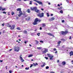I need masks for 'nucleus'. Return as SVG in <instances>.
Instances as JSON below:
<instances>
[{"label": "nucleus", "instance_id": "1", "mask_svg": "<svg viewBox=\"0 0 73 73\" xmlns=\"http://www.w3.org/2000/svg\"><path fill=\"white\" fill-rule=\"evenodd\" d=\"M41 20L39 19L38 18H36L34 21V22H33V25H37V22H40Z\"/></svg>", "mask_w": 73, "mask_h": 73}, {"label": "nucleus", "instance_id": "2", "mask_svg": "<svg viewBox=\"0 0 73 73\" xmlns=\"http://www.w3.org/2000/svg\"><path fill=\"white\" fill-rule=\"evenodd\" d=\"M20 50V47H19L18 46H15L14 48V51L16 52H19Z\"/></svg>", "mask_w": 73, "mask_h": 73}, {"label": "nucleus", "instance_id": "3", "mask_svg": "<svg viewBox=\"0 0 73 73\" xmlns=\"http://www.w3.org/2000/svg\"><path fill=\"white\" fill-rule=\"evenodd\" d=\"M69 32L68 31H61L60 32V35H66L67 33H68Z\"/></svg>", "mask_w": 73, "mask_h": 73}, {"label": "nucleus", "instance_id": "4", "mask_svg": "<svg viewBox=\"0 0 73 73\" xmlns=\"http://www.w3.org/2000/svg\"><path fill=\"white\" fill-rule=\"evenodd\" d=\"M37 16L39 17L40 18H41V17H44V13H42L41 14V13H39L37 14Z\"/></svg>", "mask_w": 73, "mask_h": 73}, {"label": "nucleus", "instance_id": "5", "mask_svg": "<svg viewBox=\"0 0 73 73\" xmlns=\"http://www.w3.org/2000/svg\"><path fill=\"white\" fill-rule=\"evenodd\" d=\"M47 56H48V57L50 58V60H53V56L52 55L50 54H47Z\"/></svg>", "mask_w": 73, "mask_h": 73}, {"label": "nucleus", "instance_id": "6", "mask_svg": "<svg viewBox=\"0 0 73 73\" xmlns=\"http://www.w3.org/2000/svg\"><path fill=\"white\" fill-rule=\"evenodd\" d=\"M34 1H36L37 3L39 4L40 5H41V6H43V5L42 4V3L41 2V1H37L36 0H33Z\"/></svg>", "mask_w": 73, "mask_h": 73}, {"label": "nucleus", "instance_id": "7", "mask_svg": "<svg viewBox=\"0 0 73 73\" xmlns=\"http://www.w3.org/2000/svg\"><path fill=\"white\" fill-rule=\"evenodd\" d=\"M31 11H36L37 10V7H31Z\"/></svg>", "mask_w": 73, "mask_h": 73}, {"label": "nucleus", "instance_id": "8", "mask_svg": "<svg viewBox=\"0 0 73 73\" xmlns=\"http://www.w3.org/2000/svg\"><path fill=\"white\" fill-rule=\"evenodd\" d=\"M22 56V55H20V58L22 62H23L24 61V60H23V58L21 57Z\"/></svg>", "mask_w": 73, "mask_h": 73}, {"label": "nucleus", "instance_id": "9", "mask_svg": "<svg viewBox=\"0 0 73 73\" xmlns=\"http://www.w3.org/2000/svg\"><path fill=\"white\" fill-rule=\"evenodd\" d=\"M45 50L43 52V53H45L46 52L48 51V49L46 48H44Z\"/></svg>", "mask_w": 73, "mask_h": 73}, {"label": "nucleus", "instance_id": "10", "mask_svg": "<svg viewBox=\"0 0 73 73\" xmlns=\"http://www.w3.org/2000/svg\"><path fill=\"white\" fill-rule=\"evenodd\" d=\"M15 27V25H13L11 26V29H13Z\"/></svg>", "mask_w": 73, "mask_h": 73}, {"label": "nucleus", "instance_id": "11", "mask_svg": "<svg viewBox=\"0 0 73 73\" xmlns=\"http://www.w3.org/2000/svg\"><path fill=\"white\" fill-rule=\"evenodd\" d=\"M47 34L48 35H49V36H52V37H54L53 34H52L50 33H47Z\"/></svg>", "mask_w": 73, "mask_h": 73}, {"label": "nucleus", "instance_id": "12", "mask_svg": "<svg viewBox=\"0 0 73 73\" xmlns=\"http://www.w3.org/2000/svg\"><path fill=\"white\" fill-rule=\"evenodd\" d=\"M31 19V18L30 17H27V18H26L25 20H26V21H29V19Z\"/></svg>", "mask_w": 73, "mask_h": 73}, {"label": "nucleus", "instance_id": "13", "mask_svg": "<svg viewBox=\"0 0 73 73\" xmlns=\"http://www.w3.org/2000/svg\"><path fill=\"white\" fill-rule=\"evenodd\" d=\"M70 56H71L72 55H73V52L72 51H71L70 52Z\"/></svg>", "mask_w": 73, "mask_h": 73}, {"label": "nucleus", "instance_id": "14", "mask_svg": "<svg viewBox=\"0 0 73 73\" xmlns=\"http://www.w3.org/2000/svg\"><path fill=\"white\" fill-rule=\"evenodd\" d=\"M55 19L54 17H52L50 19H49L50 21H53V20H54Z\"/></svg>", "mask_w": 73, "mask_h": 73}, {"label": "nucleus", "instance_id": "15", "mask_svg": "<svg viewBox=\"0 0 73 73\" xmlns=\"http://www.w3.org/2000/svg\"><path fill=\"white\" fill-rule=\"evenodd\" d=\"M25 34H27L28 32H27V31L26 30H25L23 32Z\"/></svg>", "mask_w": 73, "mask_h": 73}, {"label": "nucleus", "instance_id": "16", "mask_svg": "<svg viewBox=\"0 0 73 73\" xmlns=\"http://www.w3.org/2000/svg\"><path fill=\"white\" fill-rule=\"evenodd\" d=\"M45 63H44L43 64V65H41V67H42V68H43V67L45 66Z\"/></svg>", "mask_w": 73, "mask_h": 73}, {"label": "nucleus", "instance_id": "17", "mask_svg": "<svg viewBox=\"0 0 73 73\" xmlns=\"http://www.w3.org/2000/svg\"><path fill=\"white\" fill-rule=\"evenodd\" d=\"M33 65L34 66H37V65H38V64L37 63H36V64H35L34 63H33Z\"/></svg>", "mask_w": 73, "mask_h": 73}, {"label": "nucleus", "instance_id": "18", "mask_svg": "<svg viewBox=\"0 0 73 73\" xmlns=\"http://www.w3.org/2000/svg\"><path fill=\"white\" fill-rule=\"evenodd\" d=\"M35 11L37 13H39L40 12V11L38 10H36Z\"/></svg>", "mask_w": 73, "mask_h": 73}, {"label": "nucleus", "instance_id": "19", "mask_svg": "<svg viewBox=\"0 0 73 73\" xmlns=\"http://www.w3.org/2000/svg\"><path fill=\"white\" fill-rule=\"evenodd\" d=\"M62 7H60V8H58V9H59V10H61L62 9Z\"/></svg>", "mask_w": 73, "mask_h": 73}, {"label": "nucleus", "instance_id": "20", "mask_svg": "<svg viewBox=\"0 0 73 73\" xmlns=\"http://www.w3.org/2000/svg\"><path fill=\"white\" fill-rule=\"evenodd\" d=\"M62 64L63 65H65L66 63L65 62V61H63L62 62Z\"/></svg>", "mask_w": 73, "mask_h": 73}, {"label": "nucleus", "instance_id": "21", "mask_svg": "<svg viewBox=\"0 0 73 73\" xmlns=\"http://www.w3.org/2000/svg\"><path fill=\"white\" fill-rule=\"evenodd\" d=\"M17 11H21V9H20V8H18L17 9Z\"/></svg>", "mask_w": 73, "mask_h": 73}, {"label": "nucleus", "instance_id": "22", "mask_svg": "<svg viewBox=\"0 0 73 73\" xmlns=\"http://www.w3.org/2000/svg\"><path fill=\"white\" fill-rule=\"evenodd\" d=\"M2 9H1L2 11H5V9H6L5 8H4L3 9V8L1 7Z\"/></svg>", "mask_w": 73, "mask_h": 73}, {"label": "nucleus", "instance_id": "23", "mask_svg": "<svg viewBox=\"0 0 73 73\" xmlns=\"http://www.w3.org/2000/svg\"><path fill=\"white\" fill-rule=\"evenodd\" d=\"M35 41L36 42V44H38V41H37V40H35Z\"/></svg>", "mask_w": 73, "mask_h": 73}, {"label": "nucleus", "instance_id": "24", "mask_svg": "<svg viewBox=\"0 0 73 73\" xmlns=\"http://www.w3.org/2000/svg\"><path fill=\"white\" fill-rule=\"evenodd\" d=\"M33 56V55H30L28 56V57H31Z\"/></svg>", "mask_w": 73, "mask_h": 73}, {"label": "nucleus", "instance_id": "25", "mask_svg": "<svg viewBox=\"0 0 73 73\" xmlns=\"http://www.w3.org/2000/svg\"><path fill=\"white\" fill-rule=\"evenodd\" d=\"M61 42L60 41H59L58 42V44L59 45H60V43H61Z\"/></svg>", "mask_w": 73, "mask_h": 73}, {"label": "nucleus", "instance_id": "26", "mask_svg": "<svg viewBox=\"0 0 73 73\" xmlns=\"http://www.w3.org/2000/svg\"><path fill=\"white\" fill-rule=\"evenodd\" d=\"M19 14L20 15H22V11H19Z\"/></svg>", "mask_w": 73, "mask_h": 73}, {"label": "nucleus", "instance_id": "27", "mask_svg": "<svg viewBox=\"0 0 73 73\" xmlns=\"http://www.w3.org/2000/svg\"><path fill=\"white\" fill-rule=\"evenodd\" d=\"M27 12L28 13H30L31 12V11H30V10L29 9H28L27 10Z\"/></svg>", "mask_w": 73, "mask_h": 73}, {"label": "nucleus", "instance_id": "28", "mask_svg": "<svg viewBox=\"0 0 73 73\" xmlns=\"http://www.w3.org/2000/svg\"><path fill=\"white\" fill-rule=\"evenodd\" d=\"M42 26L43 27H46V25L45 24H42Z\"/></svg>", "mask_w": 73, "mask_h": 73}, {"label": "nucleus", "instance_id": "29", "mask_svg": "<svg viewBox=\"0 0 73 73\" xmlns=\"http://www.w3.org/2000/svg\"><path fill=\"white\" fill-rule=\"evenodd\" d=\"M41 48H42V47H37V49H41Z\"/></svg>", "mask_w": 73, "mask_h": 73}, {"label": "nucleus", "instance_id": "30", "mask_svg": "<svg viewBox=\"0 0 73 73\" xmlns=\"http://www.w3.org/2000/svg\"><path fill=\"white\" fill-rule=\"evenodd\" d=\"M17 29H18V30H21L20 28V27H18L17 28Z\"/></svg>", "mask_w": 73, "mask_h": 73}, {"label": "nucleus", "instance_id": "31", "mask_svg": "<svg viewBox=\"0 0 73 73\" xmlns=\"http://www.w3.org/2000/svg\"><path fill=\"white\" fill-rule=\"evenodd\" d=\"M60 13H63V11H62V10H61L60 11Z\"/></svg>", "mask_w": 73, "mask_h": 73}, {"label": "nucleus", "instance_id": "32", "mask_svg": "<svg viewBox=\"0 0 73 73\" xmlns=\"http://www.w3.org/2000/svg\"><path fill=\"white\" fill-rule=\"evenodd\" d=\"M11 15H15V13L13 12H12Z\"/></svg>", "mask_w": 73, "mask_h": 73}, {"label": "nucleus", "instance_id": "33", "mask_svg": "<svg viewBox=\"0 0 73 73\" xmlns=\"http://www.w3.org/2000/svg\"><path fill=\"white\" fill-rule=\"evenodd\" d=\"M37 35L38 36H40V33H37Z\"/></svg>", "mask_w": 73, "mask_h": 73}, {"label": "nucleus", "instance_id": "34", "mask_svg": "<svg viewBox=\"0 0 73 73\" xmlns=\"http://www.w3.org/2000/svg\"><path fill=\"white\" fill-rule=\"evenodd\" d=\"M46 69H49V66H46Z\"/></svg>", "mask_w": 73, "mask_h": 73}, {"label": "nucleus", "instance_id": "35", "mask_svg": "<svg viewBox=\"0 0 73 73\" xmlns=\"http://www.w3.org/2000/svg\"><path fill=\"white\" fill-rule=\"evenodd\" d=\"M28 41L25 40L24 42L25 44H27V42Z\"/></svg>", "mask_w": 73, "mask_h": 73}, {"label": "nucleus", "instance_id": "36", "mask_svg": "<svg viewBox=\"0 0 73 73\" xmlns=\"http://www.w3.org/2000/svg\"><path fill=\"white\" fill-rule=\"evenodd\" d=\"M46 15H47V17H49V13H47Z\"/></svg>", "mask_w": 73, "mask_h": 73}, {"label": "nucleus", "instance_id": "37", "mask_svg": "<svg viewBox=\"0 0 73 73\" xmlns=\"http://www.w3.org/2000/svg\"><path fill=\"white\" fill-rule=\"evenodd\" d=\"M25 69H26V70H28V69H29V67L28 68H25Z\"/></svg>", "mask_w": 73, "mask_h": 73}, {"label": "nucleus", "instance_id": "38", "mask_svg": "<svg viewBox=\"0 0 73 73\" xmlns=\"http://www.w3.org/2000/svg\"><path fill=\"white\" fill-rule=\"evenodd\" d=\"M33 64H31V65L30 66V68H32V67L33 66Z\"/></svg>", "mask_w": 73, "mask_h": 73}, {"label": "nucleus", "instance_id": "39", "mask_svg": "<svg viewBox=\"0 0 73 73\" xmlns=\"http://www.w3.org/2000/svg\"><path fill=\"white\" fill-rule=\"evenodd\" d=\"M66 2H67L68 3H69V1L68 0H66Z\"/></svg>", "mask_w": 73, "mask_h": 73}, {"label": "nucleus", "instance_id": "40", "mask_svg": "<svg viewBox=\"0 0 73 73\" xmlns=\"http://www.w3.org/2000/svg\"><path fill=\"white\" fill-rule=\"evenodd\" d=\"M34 4L35 5H38V4H37V3H34Z\"/></svg>", "mask_w": 73, "mask_h": 73}, {"label": "nucleus", "instance_id": "41", "mask_svg": "<svg viewBox=\"0 0 73 73\" xmlns=\"http://www.w3.org/2000/svg\"><path fill=\"white\" fill-rule=\"evenodd\" d=\"M21 14H19V15H18V16L19 17H21Z\"/></svg>", "mask_w": 73, "mask_h": 73}, {"label": "nucleus", "instance_id": "42", "mask_svg": "<svg viewBox=\"0 0 73 73\" xmlns=\"http://www.w3.org/2000/svg\"><path fill=\"white\" fill-rule=\"evenodd\" d=\"M29 4H31V5H32V1H30Z\"/></svg>", "mask_w": 73, "mask_h": 73}, {"label": "nucleus", "instance_id": "43", "mask_svg": "<svg viewBox=\"0 0 73 73\" xmlns=\"http://www.w3.org/2000/svg\"><path fill=\"white\" fill-rule=\"evenodd\" d=\"M56 48H54L53 49V50L54 51H56Z\"/></svg>", "mask_w": 73, "mask_h": 73}, {"label": "nucleus", "instance_id": "44", "mask_svg": "<svg viewBox=\"0 0 73 73\" xmlns=\"http://www.w3.org/2000/svg\"><path fill=\"white\" fill-rule=\"evenodd\" d=\"M45 58H46V60H48V58L46 57H45Z\"/></svg>", "mask_w": 73, "mask_h": 73}, {"label": "nucleus", "instance_id": "45", "mask_svg": "<svg viewBox=\"0 0 73 73\" xmlns=\"http://www.w3.org/2000/svg\"><path fill=\"white\" fill-rule=\"evenodd\" d=\"M3 13H4V14H6V12L5 11H4L3 12Z\"/></svg>", "mask_w": 73, "mask_h": 73}, {"label": "nucleus", "instance_id": "46", "mask_svg": "<svg viewBox=\"0 0 73 73\" xmlns=\"http://www.w3.org/2000/svg\"><path fill=\"white\" fill-rule=\"evenodd\" d=\"M9 73H12V71H9Z\"/></svg>", "mask_w": 73, "mask_h": 73}, {"label": "nucleus", "instance_id": "47", "mask_svg": "<svg viewBox=\"0 0 73 73\" xmlns=\"http://www.w3.org/2000/svg\"><path fill=\"white\" fill-rule=\"evenodd\" d=\"M2 26H4V23H3V24H2Z\"/></svg>", "mask_w": 73, "mask_h": 73}, {"label": "nucleus", "instance_id": "48", "mask_svg": "<svg viewBox=\"0 0 73 73\" xmlns=\"http://www.w3.org/2000/svg\"><path fill=\"white\" fill-rule=\"evenodd\" d=\"M40 42H43V41L42 40H40Z\"/></svg>", "mask_w": 73, "mask_h": 73}, {"label": "nucleus", "instance_id": "49", "mask_svg": "<svg viewBox=\"0 0 73 73\" xmlns=\"http://www.w3.org/2000/svg\"><path fill=\"white\" fill-rule=\"evenodd\" d=\"M64 21H64V20H63L62 21V23H64Z\"/></svg>", "mask_w": 73, "mask_h": 73}, {"label": "nucleus", "instance_id": "50", "mask_svg": "<svg viewBox=\"0 0 73 73\" xmlns=\"http://www.w3.org/2000/svg\"><path fill=\"white\" fill-rule=\"evenodd\" d=\"M69 39L71 40V38H72L71 37V36H70Z\"/></svg>", "mask_w": 73, "mask_h": 73}, {"label": "nucleus", "instance_id": "51", "mask_svg": "<svg viewBox=\"0 0 73 73\" xmlns=\"http://www.w3.org/2000/svg\"><path fill=\"white\" fill-rule=\"evenodd\" d=\"M58 7H60V4H58Z\"/></svg>", "mask_w": 73, "mask_h": 73}, {"label": "nucleus", "instance_id": "52", "mask_svg": "<svg viewBox=\"0 0 73 73\" xmlns=\"http://www.w3.org/2000/svg\"><path fill=\"white\" fill-rule=\"evenodd\" d=\"M50 73H55L54 72H50Z\"/></svg>", "mask_w": 73, "mask_h": 73}, {"label": "nucleus", "instance_id": "53", "mask_svg": "<svg viewBox=\"0 0 73 73\" xmlns=\"http://www.w3.org/2000/svg\"><path fill=\"white\" fill-rule=\"evenodd\" d=\"M55 53H57V51H56L55 52Z\"/></svg>", "mask_w": 73, "mask_h": 73}, {"label": "nucleus", "instance_id": "54", "mask_svg": "<svg viewBox=\"0 0 73 73\" xmlns=\"http://www.w3.org/2000/svg\"><path fill=\"white\" fill-rule=\"evenodd\" d=\"M41 10H42V11H44V9L42 8L41 9Z\"/></svg>", "mask_w": 73, "mask_h": 73}, {"label": "nucleus", "instance_id": "55", "mask_svg": "<svg viewBox=\"0 0 73 73\" xmlns=\"http://www.w3.org/2000/svg\"><path fill=\"white\" fill-rule=\"evenodd\" d=\"M40 30H42V28H41V27H40Z\"/></svg>", "mask_w": 73, "mask_h": 73}, {"label": "nucleus", "instance_id": "56", "mask_svg": "<svg viewBox=\"0 0 73 73\" xmlns=\"http://www.w3.org/2000/svg\"><path fill=\"white\" fill-rule=\"evenodd\" d=\"M8 27H11V25H9V26H8Z\"/></svg>", "mask_w": 73, "mask_h": 73}, {"label": "nucleus", "instance_id": "57", "mask_svg": "<svg viewBox=\"0 0 73 73\" xmlns=\"http://www.w3.org/2000/svg\"><path fill=\"white\" fill-rule=\"evenodd\" d=\"M48 5H50V3H48Z\"/></svg>", "mask_w": 73, "mask_h": 73}, {"label": "nucleus", "instance_id": "58", "mask_svg": "<svg viewBox=\"0 0 73 73\" xmlns=\"http://www.w3.org/2000/svg\"><path fill=\"white\" fill-rule=\"evenodd\" d=\"M29 46H32V45L31 44H29Z\"/></svg>", "mask_w": 73, "mask_h": 73}, {"label": "nucleus", "instance_id": "59", "mask_svg": "<svg viewBox=\"0 0 73 73\" xmlns=\"http://www.w3.org/2000/svg\"><path fill=\"white\" fill-rule=\"evenodd\" d=\"M12 50V49H10L9 50V51H11V50Z\"/></svg>", "mask_w": 73, "mask_h": 73}, {"label": "nucleus", "instance_id": "60", "mask_svg": "<svg viewBox=\"0 0 73 73\" xmlns=\"http://www.w3.org/2000/svg\"><path fill=\"white\" fill-rule=\"evenodd\" d=\"M36 31H37V29H35V32H36Z\"/></svg>", "mask_w": 73, "mask_h": 73}, {"label": "nucleus", "instance_id": "61", "mask_svg": "<svg viewBox=\"0 0 73 73\" xmlns=\"http://www.w3.org/2000/svg\"><path fill=\"white\" fill-rule=\"evenodd\" d=\"M60 61H59V60H58V61H57V62L58 63V62H59Z\"/></svg>", "mask_w": 73, "mask_h": 73}, {"label": "nucleus", "instance_id": "62", "mask_svg": "<svg viewBox=\"0 0 73 73\" xmlns=\"http://www.w3.org/2000/svg\"><path fill=\"white\" fill-rule=\"evenodd\" d=\"M1 9H2L1 7H0V10H1Z\"/></svg>", "mask_w": 73, "mask_h": 73}, {"label": "nucleus", "instance_id": "63", "mask_svg": "<svg viewBox=\"0 0 73 73\" xmlns=\"http://www.w3.org/2000/svg\"><path fill=\"white\" fill-rule=\"evenodd\" d=\"M53 14H51V16H53Z\"/></svg>", "mask_w": 73, "mask_h": 73}, {"label": "nucleus", "instance_id": "64", "mask_svg": "<svg viewBox=\"0 0 73 73\" xmlns=\"http://www.w3.org/2000/svg\"><path fill=\"white\" fill-rule=\"evenodd\" d=\"M16 19H19V18H18V17H17L16 18Z\"/></svg>", "mask_w": 73, "mask_h": 73}]
</instances>
